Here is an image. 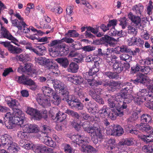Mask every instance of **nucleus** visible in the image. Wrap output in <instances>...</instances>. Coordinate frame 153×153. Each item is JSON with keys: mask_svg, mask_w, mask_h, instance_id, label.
Returning a JSON list of instances; mask_svg holds the SVG:
<instances>
[{"mask_svg": "<svg viewBox=\"0 0 153 153\" xmlns=\"http://www.w3.org/2000/svg\"><path fill=\"white\" fill-rule=\"evenodd\" d=\"M42 90L43 93V95H45L48 97L51 96V95L54 91L52 89L49 87L43 86L42 88Z\"/></svg>", "mask_w": 153, "mask_h": 153, "instance_id": "37998d69", "label": "nucleus"}, {"mask_svg": "<svg viewBox=\"0 0 153 153\" xmlns=\"http://www.w3.org/2000/svg\"><path fill=\"white\" fill-rule=\"evenodd\" d=\"M151 134L149 135L146 136L145 135H141L140 138L144 142L147 143L153 142V131L152 133L150 132ZM138 136L140 137V135L138 134Z\"/></svg>", "mask_w": 153, "mask_h": 153, "instance_id": "ea45409f", "label": "nucleus"}, {"mask_svg": "<svg viewBox=\"0 0 153 153\" xmlns=\"http://www.w3.org/2000/svg\"><path fill=\"white\" fill-rule=\"evenodd\" d=\"M63 100L67 101L69 106L71 107H76L79 102L78 100L73 99L72 95H69L64 98Z\"/></svg>", "mask_w": 153, "mask_h": 153, "instance_id": "6ab92c4d", "label": "nucleus"}, {"mask_svg": "<svg viewBox=\"0 0 153 153\" xmlns=\"http://www.w3.org/2000/svg\"><path fill=\"white\" fill-rule=\"evenodd\" d=\"M56 61L59 63L60 65L64 68H67L68 64L69 62L68 59L65 58H57Z\"/></svg>", "mask_w": 153, "mask_h": 153, "instance_id": "e433bc0d", "label": "nucleus"}, {"mask_svg": "<svg viewBox=\"0 0 153 153\" xmlns=\"http://www.w3.org/2000/svg\"><path fill=\"white\" fill-rule=\"evenodd\" d=\"M90 31L96 36L97 37H100L102 36L103 35V33L99 32L98 29L97 28H95L88 26V27L87 31H85L84 34L86 38H93L95 37V36L91 33Z\"/></svg>", "mask_w": 153, "mask_h": 153, "instance_id": "6e6552de", "label": "nucleus"}, {"mask_svg": "<svg viewBox=\"0 0 153 153\" xmlns=\"http://www.w3.org/2000/svg\"><path fill=\"white\" fill-rule=\"evenodd\" d=\"M139 97L144 99V101H146L145 106L153 111V95L152 92L147 91L146 89H141L137 94Z\"/></svg>", "mask_w": 153, "mask_h": 153, "instance_id": "f03ea898", "label": "nucleus"}, {"mask_svg": "<svg viewBox=\"0 0 153 153\" xmlns=\"http://www.w3.org/2000/svg\"><path fill=\"white\" fill-rule=\"evenodd\" d=\"M115 141L113 139H110L108 141L107 149L109 150H112L115 148Z\"/></svg>", "mask_w": 153, "mask_h": 153, "instance_id": "09e8293b", "label": "nucleus"}, {"mask_svg": "<svg viewBox=\"0 0 153 153\" xmlns=\"http://www.w3.org/2000/svg\"><path fill=\"white\" fill-rule=\"evenodd\" d=\"M36 99L38 103L45 108H47L51 105L50 100L48 97L45 95H38Z\"/></svg>", "mask_w": 153, "mask_h": 153, "instance_id": "0eeeda50", "label": "nucleus"}, {"mask_svg": "<svg viewBox=\"0 0 153 153\" xmlns=\"http://www.w3.org/2000/svg\"><path fill=\"white\" fill-rule=\"evenodd\" d=\"M122 66L118 62L116 61L113 65V69L115 73L118 74L120 73L123 70Z\"/></svg>", "mask_w": 153, "mask_h": 153, "instance_id": "f704fd0d", "label": "nucleus"}, {"mask_svg": "<svg viewBox=\"0 0 153 153\" xmlns=\"http://www.w3.org/2000/svg\"><path fill=\"white\" fill-rule=\"evenodd\" d=\"M143 6L141 4L139 3L138 4L134 5L132 7V10L133 11L135 12L136 14L141 15L143 10Z\"/></svg>", "mask_w": 153, "mask_h": 153, "instance_id": "c9c22d12", "label": "nucleus"}, {"mask_svg": "<svg viewBox=\"0 0 153 153\" xmlns=\"http://www.w3.org/2000/svg\"><path fill=\"white\" fill-rule=\"evenodd\" d=\"M72 12V8L71 7H68L66 9V13L67 15H66V18H68L67 19L68 22H70L72 20V18L71 17V14Z\"/></svg>", "mask_w": 153, "mask_h": 153, "instance_id": "bf43d9fd", "label": "nucleus"}, {"mask_svg": "<svg viewBox=\"0 0 153 153\" xmlns=\"http://www.w3.org/2000/svg\"><path fill=\"white\" fill-rule=\"evenodd\" d=\"M17 77H18L17 82L19 84H22L24 85L27 76L24 75H22L20 76H17Z\"/></svg>", "mask_w": 153, "mask_h": 153, "instance_id": "774afa93", "label": "nucleus"}, {"mask_svg": "<svg viewBox=\"0 0 153 153\" xmlns=\"http://www.w3.org/2000/svg\"><path fill=\"white\" fill-rule=\"evenodd\" d=\"M92 132V133H90L89 134L91 136L92 140L94 143L96 144L98 142V139H101L102 137L101 133L99 128L96 130L93 131Z\"/></svg>", "mask_w": 153, "mask_h": 153, "instance_id": "2eb2a0df", "label": "nucleus"}, {"mask_svg": "<svg viewBox=\"0 0 153 153\" xmlns=\"http://www.w3.org/2000/svg\"><path fill=\"white\" fill-rule=\"evenodd\" d=\"M119 39H102L105 40V42L107 43L110 46L114 47L119 41Z\"/></svg>", "mask_w": 153, "mask_h": 153, "instance_id": "5fc2aeb1", "label": "nucleus"}, {"mask_svg": "<svg viewBox=\"0 0 153 153\" xmlns=\"http://www.w3.org/2000/svg\"><path fill=\"white\" fill-rule=\"evenodd\" d=\"M86 62H88L87 66H88V65L89 63H91L92 64V63H96V62H98V61H96L94 57L93 56L91 55H88L87 56L86 59H85Z\"/></svg>", "mask_w": 153, "mask_h": 153, "instance_id": "338daca9", "label": "nucleus"}, {"mask_svg": "<svg viewBox=\"0 0 153 153\" xmlns=\"http://www.w3.org/2000/svg\"><path fill=\"white\" fill-rule=\"evenodd\" d=\"M6 101L10 108L13 109H18L19 102L16 100L9 97L6 100Z\"/></svg>", "mask_w": 153, "mask_h": 153, "instance_id": "a878e982", "label": "nucleus"}, {"mask_svg": "<svg viewBox=\"0 0 153 153\" xmlns=\"http://www.w3.org/2000/svg\"><path fill=\"white\" fill-rule=\"evenodd\" d=\"M135 104L138 105H140L141 104L145 101L144 99L141 98L137 94L135 97L133 98Z\"/></svg>", "mask_w": 153, "mask_h": 153, "instance_id": "69168bd1", "label": "nucleus"}, {"mask_svg": "<svg viewBox=\"0 0 153 153\" xmlns=\"http://www.w3.org/2000/svg\"><path fill=\"white\" fill-rule=\"evenodd\" d=\"M113 131V135L115 136H120L124 133L123 128L119 125H115Z\"/></svg>", "mask_w": 153, "mask_h": 153, "instance_id": "7c9ffc66", "label": "nucleus"}, {"mask_svg": "<svg viewBox=\"0 0 153 153\" xmlns=\"http://www.w3.org/2000/svg\"><path fill=\"white\" fill-rule=\"evenodd\" d=\"M133 140L131 138H126L118 143L117 148L118 149L124 148L125 146H131L134 144Z\"/></svg>", "mask_w": 153, "mask_h": 153, "instance_id": "4be33fe9", "label": "nucleus"}, {"mask_svg": "<svg viewBox=\"0 0 153 153\" xmlns=\"http://www.w3.org/2000/svg\"><path fill=\"white\" fill-rule=\"evenodd\" d=\"M127 28L128 33L133 36L131 38H133L137 34V30L134 27L133 25L131 24L128 25Z\"/></svg>", "mask_w": 153, "mask_h": 153, "instance_id": "58836bf2", "label": "nucleus"}, {"mask_svg": "<svg viewBox=\"0 0 153 153\" xmlns=\"http://www.w3.org/2000/svg\"><path fill=\"white\" fill-rule=\"evenodd\" d=\"M85 105L88 112L91 114L93 113L94 107V103L90 101L89 102L85 103Z\"/></svg>", "mask_w": 153, "mask_h": 153, "instance_id": "6e6d98bb", "label": "nucleus"}, {"mask_svg": "<svg viewBox=\"0 0 153 153\" xmlns=\"http://www.w3.org/2000/svg\"><path fill=\"white\" fill-rule=\"evenodd\" d=\"M82 127L84 130L89 134L90 133H92V131L96 130L98 128V127H95L94 126L90 127L89 123L87 121H85L83 123Z\"/></svg>", "mask_w": 153, "mask_h": 153, "instance_id": "bb28decb", "label": "nucleus"}, {"mask_svg": "<svg viewBox=\"0 0 153 153\" xmlns=\"http://www.w3.org/2000/svg\"><path fill=\"white\" fill-rule=\"evenodd\" d=\"M139 63L141 65H148L152 69L153 68V59L149 58L144 59H142L139 61Z\"/></svg>", "mask_w": 153, "mask_h": 153, "instance_id": "cd10ccee", "label": "nucleus"}, {"mask_svg": "<svg viewBox=\"0 0 153 153\" xmlns=\"http://www.w3.org/2000/svg\"><path fill=\"white\" fill-rule=\"evenodd\" d=\"M13 112L12 114L10 112H7L5 116V118L8 120L9 122L16 124L21 126L26 120L25 114L19 109H13Z\"/></svg>", "mask_w": 153, "mask_h": 153, "instance_id": "f257e3e1", "label": "nucleus"}, {"mask_svg": "<svg viewBox=\"0 0 153 153\" xmlns=\"http://www.w3.org/2000/svg\"><path fill=\"white\" fill-rule=\"evenodd\" d=\"M88 143L82 144L79 145L81 146V150L82 152L88 153H97V151L90 145H86Z\"/></svg>", "mask_w": 153, "mask_h": 153, "instance_id": "aec40b11", "label": "nucleus"}, {"mask_svg": "<svg viewBox=\"0 0 153 153\" xmlns=\"http://www.w3.org/2000/svg\"><path fill=\"white\" fill-rule=\"evenodd\" d=\"M134 97L132 95L130 94H125V97H124L123 100V102L127 105V104H128L131 102L133 99Z\"/></svg>", "mask_w": 153, "mask_h": 153, "instance_id": "052dcab7", "label": "nucleus"}, {"mask_svg": "<svg viewBox=\"0 0 153 153\" xmlns=\"http://www.w3.org/2000/svg\"><path fill=\"white\" fill-rule=\"evenodd\" d=\"M109 112V109L104 106L99 111V114L102 118H105L108 117V114Z\"/></svg>", "mask_w": 153, "mask_h": 153, "instance_id": "72a5a7b5", "label": "nucleus"}, {"mask_svg": "<svg viewBox=\"0 0 153 153\" xmlns=\"http://www.w3.org/2000/svg\"><path fill=\"white\" fill-rule=\"evenodd\" d=\"M140 68V72L144 73L145 74H150L152 72V69L149 66L142 65Z\"/></svg>", "mask_w": 153, "mask_h": 153, "instance_id": "de8ad7c7", "label": "nucleus"}, {"mask_svg": "<svg viewBox=\"0 0 153 153\" xmlns=\"http://www.w3.org/2000/svg\"><path fill=\"white\" fill-rule=\"evenodd\" d=\"M66 114L63 112L59 111L56 114V118L57 120L60 122H61L64 120L66 118Z\"/></svg>", "mask_w": 153, "mask_h": 153, "instance_id": "8fccbe9b", "label": "nucleus"}, {"mask_svg": "<svg viewBox=\"0 0 153 153\" xmlns=\"http://www.w3.org/2000/svg\"><path fill=\"white\" fill-rule=\"evenodd\" d=\"M92 64L89 63L88 67L89 68V71L91 72L94 75H96V73L99 71V62H96V63H92Z\"/></svg>", "mask_w": 153, "mask_h": 153, "instance_id": "393cba45", "label": "nucleus"}, {"mask_svg": "<svg viewBox=\"0 0 153 153\" xmlns=\"http://www.w3.org/2000/svg\"><path fill=\"white\" fill-rule=\"evenodd\" d=\"M62 42V39L61 40H55L51 42L49 44V45L50 47H57L58 49L60 47V45H61L62 44L61 43Z\"/></svg>", "mask_w": 153, "mask_h": 153, "instance_id": "864d4df0", "label": "nucleus"}, {"mask_svg": "<svg viewBox=\"0 0 153 153\" xmlns=\"http://www.w3.org/2000/svg\"><path fill=\"white\" fill-rule=\"evenodd\" d=\"M51 11L56 14L59 15L62 13L63 9L59 6H54L51 9Z\"/></svg>", "mask_w": 153, "mask_h": 153, "instance_id": "e2e57ef3", "label": "nucleus"}, {"mask_svg": "<svg viewBox=\"0 0 153 153\" xmlns=\"http://www.w3.org/2000/svg\"><path fill=\"white\" fill-rule=\"evenodd\" d=\"M38 111L36 109L28 107L26 112L27 113L32 116L36 120H39L40 119L41 117L39 114L38 113Z\"/></svg>", "mask_w": 153, "mask_h": 153, "instance_id": "412c9836", "label": "nucleus"}, {"mask_svg": "<svg viewBox=\"0 0 153 153\" xmlns=\"http://www.w3.org/2000/svg\"><path fill=\"white\" fill-rule=\"evenodd\" d=\"M64 149L66 153H74L75 151V149L72 148L70 145L66 143L64 144Z\"/></svg>", "mask_w": 153, "mask_h": 153, "instance_id": "680f3d73", "label": "nucleus"}, {"mask_svg": "<svg viewBox=\"0 0 153 153\" xmlns=\"http://www.w3.org/2000/svg\"><path fill=\"white\" fill-rule=\"evenodd\" d=\"M148 123H141L139 125L137 124L136 127L142 132L149 133L151 132V128Z\"/></svg>", "mask_w": 153, "mask_h": 153, "instance_id": "5701e85b", "label": "nucleus"}, {"mask_svg": "<svg viewBox=\"0 0 153 153\" xmlns=\"http://www.w3.org/2000/svg\"><path fill=\"white\" fill-rule=\"evenodd\" d=\"M1 35L4 38H15L4 27H1Z\"/></svg>", "mask_w": 153, "mask_h": 153, "instance_id": "c756f323", "label": "nucleus"}, {"mask_svg": "<svg viewBox=\"0 0 153 153\" xmlns=\"http://www.w3.org/2000/svg\"><path fill=\"white\" fill-rule=\"evenodd\" d=\"M53 86L55 89H57L61 91L60 93L62 96L66 97L68 96L69 92L65 85L60 81L54 79L53 81Z\"/></svg>", "mask_w": 153, "mask_h": 153, "instance_id": "39448f33", "label": "nucleus"}, {"mask_svg": "<svg viewBox=\"0 0 153 153\" xmlns=\"http://www.w3.org/2000/svg\"><path fill=\"white\" fill-rule=\"evenodd\" d=\"M137 114L136 113L133 114L128 119L127 123L133 124L138 118Z\"/></svg>", "mask_w": 153, "mask_h": 153, "instance_id": "13d9d810", "label": "nucleus"}, {"mask_svg": "<svg viewBox=\"0 0 153 153\" xmlns=\"http://www.w3.org/2000/svg\"><path fill=\"white\" fill-rule=\"evenodd\" d=\"M50 59H46L45 57H39L35 58V61L36 63L41 65H45L48 62H49Z\"/></svg>", "mask_w": 153, "mask_h": 153, "instance_id": "a19ab883", "label": "nucleus"}, {"mask_svg": "<svg viewBox=\"0 0 153 153\" xmlns=\"http://www.w3.org/2000/svg\"><path fill=\"white\" fill-rule=\"evenodd\" d=\"M59 49L61 54L63 56L67 55L69 52V48L68 47L66 46L65 44H62L60 45Z\"/></svg>", "mask_w": 153, "mask_h": 153, "instance_id": "79ce46f5", "label": "nucleus"}, {"mask_svg": "<svg viewBox=\"0 0 153 153\" xmlns=\"http://www.w3.org/2000/svg\"><path fill=\"white\" fill-rule=\"evenodd\" d=\"M71 47V49L77 51L82 49V46L80 42L78 41H75L72 45H70Z\"/></svg>", "mask_w": 153, "mask_h": 153, "instance_id": "4d7b16f0", "label": "nucleus"}, {"mask_svg": "<svg viewBox=\"0 0 153 153\" xmlns=\"http://www.w3.org/2000/svg\"><path fill=\"white\" fill-rule=\"evenodd\" d=\"M14 16L18 18L20 21L17 19L11 20V23L13 26L16 27L18 29L21 30L22 29V27L25 28V26L26 25V24L24 21V19L22 17L19 13H16L14 14Z\"/></svg>", "mask_w": 153, "mask_h": 153, "instance_id": "423d86ee", "label": "nucleus"}, {"mask_svg": "<svg viewBox=\"0 0 153 153\" xmlns=\"http://www.w3.org/2000/svg\"><path fill=\"white\" fill-rule=\"evenodd\" d=\"M12 139L10 136L7 134H4L1 137V141L2 144L3 146H5V147H7L12 145L15 146L16 145L15 143H13Z\"/></svg>", "mask_w": 153, "mask_h": 153, "instance_id": "9d476101", "label": "nucleus"}, {"mask_svg": "<svg viewBox=\"0 0 153 153\" xmlns=\"http://www.w3.org/2000/svg\"><path fill=\"white\" fill-rule=\"evenodd\" d=\"M94 76L93 74L89 71L84 73L83 74L84 78L87 80L88 84L91 87L95 85L96 81L94 79Z\"/></svg>", "mask_w": 153, "mask_h": 153, "instance_id": "4468645a", "label": "nucleus"}, {"mask_svg": "<svg viewBox=\"0 0 153 153\" xmlns=\"http://www.w3.org/2000/svg\"><path fill=\"white\" fill-rule=\"evenodd\" d=\"M65 113H67L69 115H71L72 116L75 118L79 119L80 117V116L79 114L73 110L67 109L65 111Z\"/></svg>", "mask_w": 153, "mask_h": 153, "instance_id": "0e129e2a", "label": "nucleus"}, {"mask_svg": "<svg viewBox=\"0 0 153 153\" xmlns=\"http://www.w3.org/2000/svg\"><path fill=\"white\" fill-rule=\"evenodd\" d=\"M53 86L55 89H57L61 91L60 93L62 96L66 97L68 96L69 92L65 85L60 81L54 79L53 81Z\"/></svg>", "mask_w": 153, "mask_h": 153, "instance_id": "20e7f679", "label": "nucleus"}, {"mask_svg": "<svg viewBox=\"0 0 153 153\" xmlns=\"http://www.w3.org/2000/svg\"><path fill=\"white\" fill-rule=\"evenodd\" d=\"M71 138L73 143L79 145H81L83 143H88L85 138L78 134L73 135L71 136Z\"/></svg>", "mask_w": 153, "mask_h": 153, "instance_id": "9b49d317", "label": "nucleus"}, {"mask_svg": "<svg viewBox=\"0 0 153 153\" xmlns=\"http://www.w3.org/2000/svg\"><path fill=\"white\" fill-rule=\"evenodd\" d=\"M152 120L151 116L148 114H143L141 117V123H149L151 122Z\"/></svg>", "mask_w": 153, "mask_h": 153, "instance_id": "c03bdc74", "label": "nucleus"}, {"mask_svg": "<svg viewBox=\"0 0 153 153\" xmlns=\"http://www.w3.org/2000/svg\"><path fill=\"white\" fill-rule=\"evenodd\" d=\"M79 34L76 30H69L65 34V37L63 38H67L66 37L77 38L79 37Z\"/></svg>", "mask_w": 153, "mask_h": 153, "instance_id": "4c0bfd02", "label": "nucleus"}, {"mask_svg": "<svg viewBox=\"0 0 153 153\" xmlns=\"http://www.w3.org/2000/svg\"><path fill=\"white\" fill-rule=\"evenodd\" d=\"M120 83L118 82L109 81L107 82L106 84H104L105 86H108L107 89L109 92H114L116 90L117 87L120 86Z\"/></svg>", "mask_w": 153, "mask_h": 153, "instance_id": "f3484780", "label": "nucleus"}, {"mask_svg": "<svg viewBox=\"0 0 153 153\" xmlns=\"http://www.w3.org/2000/svg\"><path fill=\"white\" fill-rule=\"evenodd\" d=\"M125 97V93H118L115 95V100L117 102L118 108H120L122 109H126L127 107V105L125 102H123L124 97Z\"/></svg>", "mask_w": 153, "mask_h": 153, "instance_id": "1a4fd4ad", "label": "nucleus"}, {"mask_svg": "<svg viewBox=\"0 0 153 153\" xmlns=\"http://www.w3.org/2000/svg\"><path fill=\"white\" fill-rule=\"evenodd\" d=\"M79 68V65L77 63L72 62L69 64L68 68V72L71 73H76L78 71Z\"/></svg>", "mask_w": 153, "mask_h": 153, "instance_id": "473e14b6", "label": "nucleus"}, {"mask_svg": "<svg viewBox=\"0 0 153 153\" xmlns=\"http://www.w3.org/2000/svg\"><path fill=\"white\" fill-rule=\"evenodd\" d=\"M53 86L55 89H57L61 91L60 93L62 96L66 97L68 96L69 92L65 85L60 81L54 79L53 81Z\"/></svg>", "mask_w": 153, "mask_h": 153, "instance_id": "7ed1b4c3", "label": "nucleus"}, {"mask_svg": "<svg viewBox=\"0 0 153 153\" xmlns=\"http://www.w3.org/2000/svg\"><path fill=\"white\" fill-rule=\"evenodd\" d=\"M67 80L76 84H80L82 82V79L81 76L75 74L68 75L67 76Z\"/></svg>", "mask_w": 153, "mask_h": 153, "instance_id": "ddd939ff", "label": "nucleus"}, {"mask_svg": "<svg viewBox=\"0 0 153 153\" xmlns=\"http://www.w3.org/2000/svg\"><path fill=\"white\" fill-rule=\"evenodd\" d=\"M51 96H52L53 99V103L55 105H58L60 102L61 100L58 94H56V92L54 91L51 95Z\"/></svg>", "mask_w": 153, "mask_h": 153, "instance_id": "49530a36", "label": "nucleus"}, {"mask_svg": "<svg viewBox=\"0 0 153 153\" xmlns=\"http://www.w3.org/2000/svg\"><path fill=\"white\" fill-rule=\"evenodd\" d=\"M123 110L119 108L117 109L116 107L115 108L112 110V112H109L108 117H109L111 120H115L117 116L122 117L123 115Z\"/></svg>", "mask_w": 153, "mask_h": 153, "instance_id": "f8f14e48", "label": "nucleus"}, {"mask_svg": "<svg viewBox=\"0 0 153 153\" xmlns=\"http://www.w3.org/2000/svg\"><path fill=\"white\" fill-rule=\"evenodd\" d=\"M128 18L134 24L135 26L139 27L141 25V19L140 17L134 15L131 12L128 15Z\"/></svg>", "mask_w": 153, "mask_h": 153, "instance_id": "dca6fc26", "label": "nucleus"}, {"mask_svg": "<svg viewBox=\"0 0 153 153\" xmlns=\"http://www.w3.org/2000/svg\"><path fill=\"white\" fill-rule=\"evenodd\" d=\"M51 60L50 59L49 62L46 64V68L53 74H58V72H59L58 69V66L56 64H53Z\"/></svg>", "mask_w": 153, "mask_h": 153, "instance_id": "b1692460", "label": "nucleus"}, {"mask_svg": "<svg viewBox=\"0 0 153 153\" xmlns=\"http://www.w3.org/2000/svg\"><path fill=\"white\" fill-rule=\"evenodd\" d=\"M32 64L29 63H27L25 64L24 67L21 66L18 69V71L19 72H22L23 73H34V70H33L32 68Z\"/></svg>", "mask_w": 153, "mask_h": 153, "instance_id": "a211bd4d", "label": "nucleus"}, {"mask_svg": "<svg viewBox=\"0 0 153 153\" xmlns=\"http://www.w3.org/2000/svg\"><path fill=\"white\" fill-rule=\"evenodd\" d=\"M104 75H105L110 79H117L119 77V75L117 73L112 72L110 71H107L103 73Z\"/></svg>", "mask_w": 153, "mask_h": 153, "instance_id": "603ef678", "label": "nucleus"}, {"mask_svg": "<svg viewBox=\"0 0 153 153\" xmlns=\"http://www.w3.org/2000/svg\"><path fill=\"white\" fill-rule=\"evenodd\" d=\"M146 79L143 74H140L137 76L136 79L134 80V82L137 84L139 82L141 83H144L146 81Z\"/></svg>", "mask_w": 153, "mask_h": 153, "instance_id": "a18cd8bd", "label": "nucleus"}, {"mask_svg": "<svg viewBox=\"0 0 153 153\" xmlns=\"http://www.w3.org/2000/svg\"><path fill=\"white\" fill-rule=\"evenodd\" d=\"M17 58L19 61L23 62L28 61L30 59L28 55L25 53L20 54Z\"/></svg>", "mask_w": 153, "mask_h": 153, "instance_id": "3c124183", "label": "nucleus"}, {"mask_svg": "<svg viewBox=\"0 0 153 153\" xmlns=\"http://www.w3.org/2000/svg\"><path fill=\"white\" fill-rule=\"evenodd\" d=\"M34 52L39 56H42L46 51V48L43 45L37 46L33 49Z\"/></svg>", "mask_w": 153, "mask_h": 153, "instance_id": "2f4dec72", "label": "nucleus"}, {"mask_svg": "<svg viewBox=\"0 0 153 153\" xmlns=\"http://www.w3.org/2000/svg\"><path fill=\"white\" fill-rule=\"evenodd\" d=\"M46 147L43 145L38 144L34 146L33 149L35 153H45Z\"/></svg>", "mask_w": 153, "mask_h": 153, "instance_id": "c85d7f7f", "label": "nucleus"}]
</instances>
